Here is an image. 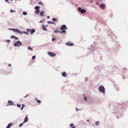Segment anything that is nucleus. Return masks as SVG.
<instances>
[{
	"label": "nucleus",
	"mask_w": 128,
	"mask_h": 128,
	"mask_svg": "<svg viewBox=\"0 0 128 128\" xmlns=\"http://www.w3.org/2000/svg\"><path fill=\"white\" fill-rule=\"evenodd\" d=\"M17 106L18 108H20L21 106V105L20 104H17Z\"/></svg>",
	"instance_id": "obj_25"
},
{
	"label": "nucleus",
	"mask_w": 128,
	"mask_h": 128,
	"mask_svg": "<svg viewBox=\"0 0 128 128\" xmlns=\"http://www.w3.org/2000/svg\"><path fill=\"white\" fill-rule=\"evenodd\" d=\"M22 45V44L21 42L18 41L17 42L15 43L14 44V46H19Z\"/></svg>",
	"instance_id": "obj_3"
},
{
	"label": "nucleus",
	"mask_w": 128,
	"mask_h": 128,
	"mask_svg": "<svg viewBox=\"0 0 128 128\" xmlns=\"http://www.w3.org/2000/svg\"><path fill=\"white\" fill-rule=\"evenodd\" d=\"M96 4H97V5H98V2H97L96 3Z\"/></svg>",
	"instance_id": "obj_43"
},
{
	"label": "nucleus",
	"mask_w": 128,
	"mask_h": 128,
	"mask_svg": "<svg viewBox=\"0 0 128 128\" xmlns=\"http://www.w3.org/2000/svg\"><path fill=\"white\" fill-rule=\"evenodd\" d=\"M66 44L70 46H72L74 45V44L72 42H68L67 43H66Z\"/></svg>",
	"instance_id": "obj_9"
},
{
	"label": "nucleus",
	"mask_w": 128,
	"mask_h": 128,
	"mask_svg": "<svg viewBox=\"0 0 128 128\" xmlns=\"http://www.w3.org/2000/svg\"><path fill=\"white\" fill-rule=\"evenodd\" d=\"M23 14L24 15H26L27 14L25 12H23Z\"/></svg>",
	"instance_id": "obj_23"
},
{
	"label": "nucleus",
	"mask_w": 128,
	"mask_h": 128,
	"mask_svg": "<svg viewBox=\"0 0 128 128\" xmlns=\"http://www.w3.org/2000/svg\"><path fill=\"white\" fill-rule=\"evenodd\" d=\"M40 10H36L35 12V13L36 14H39V13L40 12Z\"/></svg>",
	"instance_id": "obj_15"
},
{
	"label": "nucleus",
	"mask_w": 128,
	"mask_h": 128,
	"mask_svg": "<svg viewBox=\"0 0 128 128\" xmlns=\"http://www.w3.org/2000/svg\"><path fill=\"white\" fill-rule=\"evenodd\" d=\"M40 7L38 6H36L35 8V9L36 10H39Z\"/></svg>",
	"instance_id": "obj_16"
},
{
	"label": "nucleus",
	"mask_w": 128,
	"mask_h": 128,
	"mask_svg": "<svg viewBox=\"0 0 128 128\" xmlns=\"http://www.w3.org/2000/svg\"><path fill=\"white\" fill-rule=\"evenodd\" d=\"M84 100L85 101L86 100L87 98L86 97H85V96L84 97Z\"/></svg>",
	"instance_id": "obj_33"
},
{
	"label": "nucleus",
	"mask_w": 128,
	"mask_h": 128,
	"mask_svg": "<svg viewBox=\"0 0 128 128\" xmlns=\"http://www.w3.org/2000/svg\"><path fill=\"white\" fill-rule=\"evenodd\" d=\"M57 20V19L54 18H53L52 19V21L53 22L56 21Z\"/></svg>",
	"instance_id": "obj_19"
},
{
	"label": "nucleus",
	"mask_w": 128,
	"mask_h": 128,
	"mask_svg": "<svg viewBox=\"0 0 128 128\" xmlns=\"http://www.w3.org/2000/svg\"><path fill=\"white\" fill-rule=\"evenodd\" d=\"M11 66V64H9L8 65V66Z\"/></svg>",
	"instance_id": "obj_41"
},
{
	"label": "nucleus",
	"mask_w": 128,
	"mask_h": 128,
	"mask_svg": "<svg viewBox=\"0 0 128 128\" xmlns=\"http://www.w3.org/2000/svg\"><path fill=\"white\" fill-rule=\"evenodd\" d=\"M43 29L45 30H46V28L44 27Z\"/></svg>",
	"instance_id": "obj_34"
},
{
	"label": "nucleus",
	"mask_w": 128,
	"mask_h": 128,
	"mask_svg": "<svg viewBox=\"0 0 128 128\" xmlns=\"http://www.w3.org/2000/svg\"><path fill=\"white\" fill-rule=\"evenodd\" d=\"M8 0H6V2H7L9 3V2H8Z\"/></svg>",
	"instance_id": "obj_39"
},
{
	"label": "nucleus",
	"mask_w": 128,
	"mask_h": 128,
	"mask_svg": "<svg viewBox=\"0 0 128 128\" xmlns=\"http://www.w3.org/2000/svg\"><path fill=\"white\" fill-rule=\"evenodd\" d=\"M38 4H40V5H42L43 4L42 3L41 1H40L38 2Z\"/></svg>",
	"instance_id": "obj_21"
},
{
	"label": "nucleus",
	"mask_w": 128,
	"mask_h": 128,
	"mask_svg": "<svg viewBox=\"0 0 128 128\" xmlns=\"http://www.w3.org/2000/svg\"><path fill=\"white\" fill-rule=\"evenodd\" d=\"M54 33L56 32H59L61 34H62L63 33H66V31L65 30H63L62 31H60L58 30H55L54 31Z\"/></svg>",
	"instance_id": "obj_5"
},
{
	"label": "nucleus",
	"mask_w": 128,
	"mask_h": 128,
	"mask_svg": "<svg viewBox=\"0 0 128 128\" xmlns=\"http://www.w3.org/2000/svg\"><path fill=\"white\" fill-rule=\"evenodd\" d=\"M47 18H48V19L50 18V16H48L47 17Z\"/></svg>",
	"instance_id": "obj_42"
},
{
	"label": "nucleus",
	"mask_w": 128,
	"mask_h": 128,
	"mask_svg": "<svg viewBox=\"0 0 128 128\" xmlns=\"http://www.w3.org/2000/svg\"><path fill=\"white\" fill-rule=\"evenodd\" d=\"M78 10L82 14L85 12H86V10L85 9H82L81 8L79 7L78 8Z\"/></svg>",
	"instance_id": "obj_4"
},
{
	"label": "nucleus",
	"mask_w": 128,
	"mask_h": 128,
	"mask_svg": "<svg viewBox=\"0 0 128 128\" xmlns=\"http://www.w3.org/2000/svg\"><path fill=\"white\" fill-rule=\"evenodd\" d=\"M28 95V94L26 96H24V98H26Z\"/></svg>",
	"instance_id": "obj_40"
},
{
	"label": "nucleus",
	"mask_w": 128,
	"mask_h": 128,
	"mask_svg": "<svg viewBox=\"0 0 128 128\" xmlns=\"http://www.w3.org/2000/svg\"><path fill=\"white\" fill-rule=\"evenodd\" d=\"M92 2V0H91V1H90V2Z\"/></svg>",
	"instance_id": "obj_46"
},
{
	"label": "nucleus",
	"mask_w": 128,
	"mask_h": 128,
	"mask_svg": "<svg viewBox=\"0 0 128 128\" xmlns=\"http://www.w3.org/2000/svg\"><path fill=\"white\" fill-rule=\"evenodd\" d=\"M8 104L6 105L7 106H8L9 105H12L14 104V103L13 102L10 100H8Z\"/></svg>",
	"instance_id": "obj_7"
},
{
	"label": "nucleus",
	"mask_w": 128,
	"mask_h": 128,
	"mask_svg": "<svg viewBox=\"0 0 128 128\" xmlns=\"http://www.w3.org/2000/svg\"><path fill=\"white\" fill-rule=\"evenodd\" d=\"M15 38L16 40H18V38L16 37H15Z\"/></svg>",
	"instance_id": "obj_36"
},
{
	"label": "nucleus",
	"mask_w": 128,
	"mask_h": 128,
	"mask_svg": "<svg viewBox=\"0 0 128 128\" xmlns=\"http://www.w3.org/2000/svg\"><path fill=\"white\" fill-rule=\"evenodd\" d=\"M48 24H55L54 22H52L51 21H48Z\"/></svg>",
	"instance_id": "obj_18"
},
{
	"label": "nucleus",
	"mask_w": 128,
	"mask_h": 128,
	"mask_svg": "<svg viewBox=\"0 0 128 128\" xmlns=\"http://www.w3.org/2000/svg\"><path fill=\"white\" fill-rule=\"evenodd\" d=\"M89 121V120H87V121L88 122V121Z\"/></svg>",
	"instance_id": "obj_47"
},
{
	"label": "nucleus",
	"mask_w": 128,
	"mask_h": 128,
	"mask_svg": "<svg viewBox=\"0 0 128 128\" xmlns=\"http://www.w3.org/2000/svg\"><path fill=\"white\" fill-rule=\"evenodd\" d=\"M24 107H22L21 108V110H22L23 109V108Z\"/></svg>",
	"instance_id": "obj_38"
},
{
	"label": "nucleus",
	"mask_w": 128,
	"mask_h": 128,
	"mask_svg": "<svg viewBox=\"0 0 128 128\" xmlns=\"http://www.w3.org/2000/svg\"><path fill=\"white\" fill-rule=\"evenodd\" d=\"M12 123H10L8 125L6 128H10V126L12 125Z\"/></svg>",
	"instance_id": "obj_13"
},
{
	"label": "nucleus",
	"mask_w": 128,
	"mask_h": 128,
	"mask_svg": "<svg viewBox=\"0 0 128 128\" xmlns=\"http://www.w3.org/2000/svg\"><path fill=\"white\" fill-rule=\"evenodd\" d=\"M67 28L66 27V25H62L60 28V30H63Z\"/></svg>",
	"instance_id": "obj_8"
},
{
	"label": "nucleus",
	"mask_w": 128,
	"mask_h": 128,
	"mask_svg": "<svg viewBox=\"0 0 128 128\" xmlns=\"http://www.w3.org/2000/svg\"><path fill=\"white\" fill-rule=\"evenodd\" d=\"M35 99L37 100V98H35Z\"/></svg>",
	"instance_id": "obj_44"
},
{
	"label": "nucleus",
	"mask_w": 128,
	"mask_h": 128,
	"mask_svg": "<svg viewBox=\"0 0 128 128\" xmlns=\"http://www.w3.org/2000/svg\"><path fill=\"white\" fill-rule=\"evenodd\" d=\"M24 122H23L22 123L20 124L19 125V126L20 127L21 126L23 125V124H24Z\"/></svg>",
	"instance_id": "obj_22"
},
{
	"label": "nucleus",
	"mask_w": 128,
	"mask_h": 128,
	"mask_svg": "<svg viewBox=\"0 0 128 128\" xmlns=\"http://www.w3.org/2000/svg\"><path fill=\"white\" fill-rule=\"evenodd\" d=\"M28 50H33V49L32 48H31L29 46L28 47Z\"/></svg>",
	"instance_id": "obj_26"
},
{
	"label": "nucleus",
	"mask_w": 128,
	"mask_h": 128,
	"mask_svg": "<svg viewBox=\"0 0 128 128\" xmlns=\"http://www.w3.org/2000/svg\"><path fill=\"white\" fill-rule=\"evenodd\" d=\"M62 76L64 77H65L66 76V74L65 72H64L62 73Z\"/></svg>",
	"instance_id": "obj_12"
},
{
	"label": "nucleus",
	"mask_w": 128,
	"mask_h": 128,
	"mask_svg": "<svg viewBox=\"0 0 128 128\" xmlns=\"http://www.w3.org/2000/svg\"><path fill=\"white\" fill-rule=\"evenodd\" d=\"M44 14V12L43 11H41L40 12V15L41 16H43Z\"/></svg>",
	"instance_id": "obj_20"
},
{
	"label": "nucleus",
	"mask_w": 128,
	"mask_h": 128,
	"mask_svg": "<svg viewBox=\"0 0 128 128\" xmlns=\"http://www.w3.org/2000/svg\"><path fill=\"white\" fill-rule=\"evenodd\" d=\"M42 22V21H40V22Z\"/></svg>",
	"instance_id": "obj_49"
},
{
	"label": "nucleus",
	"mask_w": 128,
	"mask_h": 128,
	"mask_svg": "<svg viewBox=\"0 0 128 128\" xmlns=\"http://www.w3.org/2000/svg\"><path fill=\"white\" fill-rule=\"evenodd\" d=\"M28 115H27L25 117L24 121V122H27L28 120V118L27 117Z\"/></svg>",
	"instance_id": "obj_11"
},
{
	"label": "nucleus",
	"mask_w": 128,
	"mask_h": 128,
	"mask_svg": "<svg viewBox=\"0 0 128 128\" xmlns=\"http://www.w3.org/2000/svg\"><path fill=\"white\" fill-rule=\"evenodd\" d=\"M35 32V30L34 29H32L30 31V32L31 34H32Z\"/></svg>",
	"instance_id": "obj_14"
},
{
	"label": "nucleus",
	"mask_w": 128,
	"mask_h": 128,
	"mask_svg": "<svg viewBox=\"0 0 128 128\" xmlns=\"http://www.w3.org/2000/svg\"><path fill=\"white\" fill-rule=\"evenodd\" d=\"M36 101L38 102L40 104V103L41 102L40 101V100H37Z\"/></svg>",
	"instance_id": "obj_29"
},
{
	"label": "nucleus",
	"mask_w": 128,
	"mask_h": 128,
	"mask_svg": "<svg viewBox=\"0 0 128 128\" xmlns=\"http://www.w3.org/2000/svg\"><path fill=\"white\" fill-rule=\"evenodd\" d=\"M32 60H34L36 58V56H32Z\"/></svg>",
	"instance_id": "obj_28"
},
{
	"label": "nucleus",
	"mask_w": 128,
	"mask_h": 128,
	"mask_svg": "<svg viewBox=\"0 0 128 128\" xmlns=\"http://www.w3.org/2000/svg\"><path fill=\"white\" fill-rule=\"evenodd\" d=\"M10 30H11L14 31V32H17V33L18 34H23V33H24L26 34H28V33L27 32H26L24 31L22 32L21 31L16 29L12 28Z\"/></svg>",
	"instance_id": "obj_1"
},
{
	"label": "nucleus",
	"mask_w": 128,
	"mask_h": 128,
	"mask_svg": "<svg viewBox=\"0 0 128 128\" xmlns=\"http://www.w3.org/2000/svg\"><path fill=\"white\" fill-rule=\"evenodd\" d=\"M26 31L28 32H30V29H27L26 30Z\"/></svg>",
	"instance_id": "obj_30"
},
{
	"label": "nucleus",
	"mask_w": 128,
	"mask_h": 128,
	"mask_svg": "<svg viewBox=\"0 0 128 128\" xmlns=\"http://www.w3.org/2000/svg\"><path fill=\"white\" fill-rule=\"evenodd\" d=\"M22 107H24L25 106V105L24 104H22Z\"/></svg>",
	"instance_id": "obj_37"
},
{
	"label": "nucleus",
	"mask_w": 128,
	"mask_h": 128,
	"mask_svg": "<svg viewBox=\"0 0 128 128\" xmlns=\"http://www.w3.org/2000/svg\"><path fill=\"white\" fill-rule=\"evenodd\" d=\"M6 41L8 43L9 42H10V40H6Z\"/></svg>",
	"instance_id": "obj_31"
},
{
	"label": "nucleus",
	"mask_w": 128,
	"mask_h": 128,
	"mask_svg": "<svg viewBox=\"0 0 128 128\" xmlns=\"http://www.w3.org/2000/svg\"><path fill=\"white\" fill-rule=\"evenodd\" d=\"M52 41H54L55 40V39L54 38H52Z\"/></svg>",
	"instance_id": "obj_35"
},
{
	"label": "nucleus",
	"mask_w": 128,
	"mask_h": 128,
	"mask_svg": "<svg viewBox=\"0 0 128 128\" xmlns=\"http://www.w3.org/2000/svg\"><path fill=\"white\" fill-rule=\"evenodd\" d=\"M76 110L77 111V108H76Z\"/></svg>",
	"instance_id": "obj_48"
},
{
	"label": "nucleus",
	"mask_w": 128,
	"mask_h": 128,
	"mask_svg": "<svg viewBox=\"0 0 128 128\" xmlns=\"http://www.w3.org/2000/svg\"><path fill=\"white\" fill-rule=\"evenodd\" d=\"M70 126L71 127V128H75V127L74 126L73 124L71 123L70 125Z\"/></svg>",
	"instance_id": "obj_17"
},
{
	"label": "nucleus",
	"mask_w": 128,
	"mask_h": 128,
	"mask_svg": "<svg viewBox=\"0 0 128 128\" xmlns=\"http://www.w3.org/2000/svg\"><path fill=\"white\" fill-rule=\"evenodd\" d=\"M15 36H11L10 38H15Z\"/></svg>",
	"instance_id": "obj_27"
},
{
	"label": "nucleus",
	"mask_w": 128,
	"mask_h": 128,
	"mask_svg": "<svg viewBox=\"0 0 128 128\" xmlns=\"http://www.w3.org/2000/svg\"><path fill=\"white\" fill-rule=\"evenodd\" d=\"M100 7L101 8H102L104 9L105 7L104 4H101L100 5Z\"/></svg>",
	"instance_id": "obj_10"
},
{
	"label": "nucleus",
	"mask_w": 128,
	"mask_h": 128,
	"mask_svg": "<svg viewBox=\"0 0 128 128\" xmlns=\"http://www.w3.org/2000/svg\"><path fill=\"white\" fill-rule=\"evenodd\" d=\"M43 26L44 27V24H43Z\"/></svg>",
	"instance_id": "obj_45"
},
{
	"label": "nucleus",
	"mask_w": 128,
	"mask_h": 128,
	"mask_svg": "<svg viewBox=\"0 0 128 128\" xmlns=\"http://www.w3.org/2000/svg\"><path fill=\"white\" fill-rule=\"evenodd\" d=\"M99 123V122L98 121H96L95 122V124L96 125H98Z\"/></svg>",
	"instance_id": "obj_24"
},
{
	"label": "nucleus",
	"mask_w": 128,
	"mask_h": 128,
	"mask_svg": "<svg viewBox=\"0 0 128 128\" xmlns=\"http://www.w3.org/2000/svg\"><path fill=\"white\" fill-rule=\"evenodd\" d=\"M99 90L101 92H102L103 93H105V89L103 86H100L99 88Z\"/></svg>",
	"instance_id": "obj_2"
},
{
	"label": "nucleus",
	"mask_w": 128,
	"mask_h": 128,
	"mask_svg": "<svg viewBox=\"0 0 128 128\" xmlns=\"http://www.w3.org/2000/svg\"><path fill=\"white\" fill-rule=\"evenodd\" d=\"M48 54L51 56L54 57L55 56L56 54L51 52H48Z\"/></svg>",
	"instance_id": "obj_6"
},
{
	"label": "nucleus",
	"mask_w": 128,
	"mask_h": 128,
	"mask_svg": "<svg viewBox=\"0 0 128 128\" xmlns=\"http://www.w3.org/2000/svg\"><path fill=\"white\" fill-rule=\"evenodd\" d=\"M10 12H15V10H11L10 11Z\"/></svg>",
	"instance_id": "obj_32"
}]
</instances>
